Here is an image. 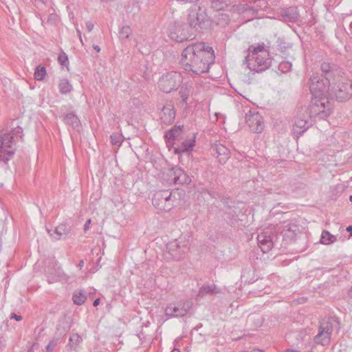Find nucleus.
Returning a JSON list of instances; mask_svg holds the SVG:
<instances>
[{
	"instance_id": "4be33fe9",
	"label": "nucleus",
	"mask_w": 352,
	"mask_h": 352,
	"mask_svg": "<svg viewBox=\"0 0 352 352\" xmlns=\"http://www.w3.org/2000/svg\"><path fill=\"white\" fill-rule=\"evenodd\" d=\"M263 46L262 45H258L256 46H251L250 47V52L253 54H256L258 52H262L263 50Z\"/></svg>"
},
{
	"instance_id": "2eb2a0df",
	"label": "nucleus",
	"mask_w": 352,
	"mask_h": 352,
	"mask_svg": "<svg viewBox=\"0 0 352 352\" xmlns=\"http://www.w3.org/2000/svg\"><path fill=\"white\" fill-rule=\"evenodd\" d=\"M316 342L322 345L327 344L330 341V334L327 331H321L316 336Z\"/></svg>"
},
{
	"instance_id": "393cba45",
	"label": "nucleus",
	"mask_w": 352,
	"mask_h": 352,
	"mask_svg": "<svg viewBox=\"0 0 352 352\" xmlns=\"http://www.w3.org/2000/svg\"><path fill=\"white\" fill-rule=\"evenodd\" d=\"M91 222V220L90 219H89L87 221V222H86V223L85 225V230H87L89 229V225H90Z\"/></svg>"
},
{
	"instance_id": "4468645a",
	"label": "nucleus",
	"mask_w": 352,
	"mask_h": 352,
	"mask_svg": "<svg viewBox=\"0 0 352 352\" xmlns=\"http://www.w3.org/2000/svg\"><path fill=\"white\" fill-rule=\"evenodd\" d=\"M336 241V236L327 231H323L321 234L320 242L324 245H329Z\"/></svg>"
},
{
	"instance_id": "9d476101",
	"label": "nucleus",
	"mask_w": 352,
	"mask_h": 352,
	"mask_svg": "<svg viewBox=\"0 0 352 352\" xmlns=\"http://www.w3.org/2000/svg\"><path fill=\"white\" fill-rule=\"evenodd\" d=\"M246 122L250 129L256 133H260L263 129V117L255 111H249L246 114Z\"/></svg>"
},
{
	"instance_id": "20e7f679",
	"label": "nucleus",
	"mask_w": 352,
	"mask_h": 352,
	"mask_svg": "<svg viewBox=\"0 0 352 352\" xmlns=\"http://www.w3.org/2000/svg\"><path fill=\"white\" fill-rule=\"evenodd\" d=\"M178 204L175 195L167 191L157 192L153 199V204L161 210L168 211Z\"/></svg>"
},
{
	"instance_id": "6e6552de",
	"label": "nucleus",
	"mask_w": 352,
	"mask_h": 352,
	"mask_svg": "<svg viewBox=\"0 0 352 352\" xmlns=\"http://www.w3.org/2000/svg\"><path fill=\"white\" fill-rule=\"evenodd\" d=\"M180 82V76L177 73L163 76L158 82V87L162 91L169 93L175 89Z\"/></svg>"
},
{
	"instance_id": "bb28decb",
	"label": "nucleus",
	"mask_w": 352,
	"mask_h": 352,
	"mask_svg": "<svg viewBox=\"0 0 352 352\" xmlns=\"http://www.w3.org/2000/svg\"><path fill=\"white\" fill-rule=\"evenodd\" d=\"M99 302H100V299L99 298L96 299L94 302V307L98 306L99 305Z\"/></svg>"
},
{
	"instance_id": "423d86ee",
	"label": "nucleus",
	"mask_w": 352,
	"mask_h": 352,
	"mask_svg": "<svg viewBox=\"0 0 352 352\" xmlns=\"http://www.w3.org/2000/svg\"><path fill=\"white\" fill-rule=\"evenodd\" d=\"M164 179L170 185L171 184H188L191 182V179L180 168H173L170 170L165 175Z\"/></svg>"
},
{
	"instance_id": "b1692460",
	"label": "nucleus",
	"mask_w": 352,
	"mask_h": 352,
	"mask_svg": "<svg viewBox=\"0 0 352 352\" xmlns=\"http://www.w3.org/2000/svg\"><path fill=\"white\" fill-rule=\"evenodd\" d=\"M11 318H14L17 321H20L22 320V317L21 316L16 315V314H12L11 316Z\"/></svg>"
},
{
	"instance_id": "412c9836",
	"label": "nucleus",
	"mask_w": 352,
	"mask_h": 352,
	"mask_svg": "<svg viewBox=\"0 0 352 352\" xmlns=\"http://www.w3.org/2000/svg\"><path fill=\"white\" fill-rule=\"evenodd\" d=\"M58 60L63 65H67L68 64V58L65 54H60Z\"/></svg>"
},
{
	"instance_id": "c85d7f7f",
	"label": "nucleus",
	"mask_w": 352,
	"mask_h": 352,
	"mask_svg": "<svg viewBox=\"0 0 352 352\" xmlns=\"http://www.w3.org/2000/svg\"><path fill=\"white\" fill-rule=\"evenodd\" d=\"M346 230H347V231H349V232H352V226H349V227L346 228Z\"/></svg>"
},
{
	"instance_id": "2f4dec72",
	"label": "nucleus",
	"mask_w": 352,
	"mask_h": 352,
	"mask_svg": "<svg viewBox=\"0 0 352 352\" xmlns=\"http://www.w3.org/2000/svg\"><path fill=\"white\" fill-rule=\"evenodd\" d=\"M74 338H76L77 339H78V338H79L78 336H77V335H76V336H74Z\"/></svg>"
},
{
	"instance_id": "473e14b6",
	"label": "nucleus",
	"mask_w": 352,
	"mask_h": 352,
	"mask_svg": "<svg viewBox=\"0 0 352 352\" xmlns=\"http://www.w3.org/2000/svg\"><path fill=\"white\" fill-rule=\"evenodd\" d=\"M350 201H352V195L350 197Z\"/></svg>"
},
{
	"instance_id": "f3484780",
	"label": "nucleus",
	"mask_w": 352,
	"mask_h": 352,
	"mask_svg": "<svg viewBox=\"0 0 352 352\" xmlns=\"http://www.w3.org/2000/svg\"><path fill=\"white\" fill-rule=\"evenodd\" d=\"M217 152L218 153V157H219V160L221 162L225 161L228 157V152L227 148L223 145H218L217 146Z\"/></svg>"
},
{
	"instance_id": "c756f323",
	"label": "nucleus",
	"mask_w": 352,
	"mask_h": 352,
	"mask_svg": "<svg viewBox=\"0 0 352 352\" xmlns=\"http://www.w3.org/2000/svg\"><path fill=\"white\" fill-rule=\"evenodd\" d=\"M287 352H298V351H295V350H288Z\"/></svg>"
},
{
	"instance_id": "5701e85b",
	"label": "nucleus",
	"mask_w": 352,
	"mask_h": 352,
	"mask_svg": "<svg viewBox=\"0 0 352 352\" xmlns=\"http://www.w3.org/2000/svg\"><path fill=\"white\" fill-rule=\"evenodd\" d=\"M260 237H261V236H258V241H259L260 247H261V248L262 251H263V252H267L269 249H270V248H271V246H272V242H271L270 241H267V248H265L264 247V244H263V242L260 240Z\"/></svg>"
},
{
	"instance_id": "ddd939ff",
	"label": "nucleus",
	"mask_w": 352,
	"mask_h": 352,
	"mask_svg": "<svg viewBox=\"0 0 352 352\" xmlns=\"http://www.w3.org/2000/svg\"><path fill=\"white\" fill-rule=\"evenodd\" d=\"M195 135L193 134L186 139L179 146L175 148V153H179L192 150L195 146Z\"/></svg>"
},
{
	"instance_id": "a211bd4d",
	"label": "nucleus",
	"mask_w": 352,
	"mask_h": 352,
	"mask_svg": "<svg viewBox=\"0 0 352 352\" xmlns=\"http://www.w3.org/2000/svg\"><path fill=\"white\" fill-rule=\"evenodd\" d=\"M189 96H190V91L188 88L182 87L180 89V90L179 91V96L180 102L182 104H186L187 103Z\"/></svg>"
},
{
	"instance_id": "f8f14e48",
	"label": "nucleus",
	"mask_w": 352,
	"mask_h": 352,
	"mask_svg": "<svg viewBox=\"0 0 352 352\" xmlns=\"http://www.w3.org/2000/svg\"><path fill=\"white\" fill-rule=\"evenodd\" d=\"M182 126H175L171 130L168 131L165 135L168 145L171 146H174L175 141L178 140L182 137Z\"/></svg>"
},
{
	"instance_id": "9b49d317",
	"label": "nucleus",
	"mask_w": 352,
	"mask_h": 352,
	"mask_svg": "<svg viewBox=\"0 0 352 352\" xmlns=\"http://www.w3.org/2000/svg\"><path fill=\"white\" fill-rule=\"evenodd\" d=\"M160 118L165 124H169L173 122L175 118V109L173 104L168 102L164 106Z\"/></svg>"
},
{
	"instance_id": "aec40b11",
	"label": "nucleus",
	"mask_w": 352,
	"mask_h": 352,
	"mask_svg": "<svg viewBox=\"0 0 352 352\" xmlns=\"http://www.w3.org/2000/svg\"><path fill=\"white\" fill-rule=\"evenodd\" d=\"M46 76V69L44 67L38 66L34 72V78L37 80H42Z\"/></svg>"
},
{
	"instance_id": "39448f33",
	"label": "nucleus",
	"mask_w": 352,
	"mask_h": 352,
	"mask_svg": "<svg viewBox=\"0 0 352 352\" xmlns=\"http://www.w3.org/2000/svg\"><path fill=\"white\" fill-rule=\"evenodd\" d=\"M331 91L338 101H346L352 96V83L349 80L337 82L331 87Z\"/></svg>"
},
{
	"instance_id": "a878e982",
	"label": "nucleus",
	"mask_w": 352,
	"mask_h": 352,
	"mask_svg": "<svg viewBox=\"0 0 352 352\" xmlns=\"http://www.w3.org/2000/svg\"><path fill=\"white\" fill-rule=\"evenodd\" d=\"M129 30H129V28H123L122 30V33L125 32L126 34H128Z\"/></svg>"
},
{
	"instance_id": "7c9ffc66",
	"label": "nucleus",
	"mask_w": 352,
	"mask_h": 352,
	"mask_svg": "<svg viewBox=\"0 0 352 352\" xmlns=\"http://www.w3.org/2000/svg\"><path fill=\"white\" fill-rule=\"evenodd\" d=\"M95 49H96L98 52H99V51H100V48H99L98 47H95Z\"/></svg>"
},
{
	"instance_id": "f257e3e1",
	"label": "nucleus",
	"mask_w": 352,
	"mask_h": 352,
	"mask_svg": "<svg viewBox=\"0 0 352 352\" xmlns=\"http://www.w3.org/2000/svg\"><path fill=\"white\" fill-rule=\"evenodd\" d=\"M214 58V50L205 43L188 45L182 53L181 64L188 73L200 75L210 69Z\"/></svg>"
},
{
	"instance_id": "cd10ccee",
	"label": "nucleus",
	"mask_w": 352,
	"mask_h": 352,
	"mask_svg": "<svg viewBox=\"0 0 352 352\" xmlns=\"http://www.w3.org/2000/svg\"><path fill=\"white\" fill-rule=\"evenodd\" d=\"M111 141H112L113 144L117 143V142L116 141V139H114L113 135L111 136Z\"/></svg>"
},
{
	"instance_id": "7ed1b4c3",
	"label": "nucleus",
	"mask_w": 352,
	"mask_h": 352,
	"mask_svg": "<svg viewBox=\"0 0 352 352\" xmlns=\"http://www.w3.org/2000/svg\"><path fill=\"white\" fill-rule=\"evenodd\" d=\"M310 90L313 95L312 102L317 107L325 108V106L329 103V89L323 81L316 80V82L312 80Z\"/></svg>"
},
{
	"instance_id": "1a4fd4ad",
	"label": "nucleus",
	"mask_w": 352,
	"mask_h": 352,
	"mask_svg": "<svg viewBox=\"0 0 352 352\" xmlns=\"http://www.w3.org/2000/svg\"><path fill=\"white\" fill-rule=\"evenodd\" d=\"M167 34L171 40L176 42H182L188 38L184 26L179 23L170 24L167 29Z\"/></svg>"
},
{
	"instance_id": "dca6fc26",
	"label": "nucleus",
	"mask_w": 352,
	"mask_h": 352,
	"mask_svg": "<svg viewBox=\"0 0 352 352\" xmlns=\"http://www.w3.org/2000/svg\"><path fill=\"white\" fill-rule=\"evenodd\" d=\"M87 299V296L85 293L81 291H76L74 294L73 300L74 302L76 305H82Z\"/></svg>"
},
{
	"instance_id": "f03ea898",
	"label": "nucleus",
	"mask_w": 352,
	"mask_h": 352,
	"mask_svg": "<svg viewBox=\"0 0 352 352\" xmlns=\"http://www.w3.org/2000/svg\"><path fill=\"white\" fill-rule=\"evenodd\" d=\"M186 23L198 32L209 28L212 24L207 9L199 4H194L187 10Z\"/></svg>"
},
{
	"instance_id": "0eeeda50",
	"label": "nucleus",
	"mask_w": 352,
	"mask_h": 352,
	"mask_svg": "<svg viewBox=\"0 0 352 352\" xmlns=\"http://www.w3.org/2000/svg\"><path fill=\"white\" fill-rule=\"evenodd\" d=\"M13 135L6 133L0 137V161H6L13 155L14 144Z\"/></svg>"
},
{
	"instance_id": "6ab92c4d",
	"label": "nucleus",
	"mask_w": 352,
	"mask_h": 352,
	"mask_svg": "<svg viewBox=\"0 0 352 352\" xmlns=\"http://www.w3.org/2000/svg\"><path fill=\"white\" fill-rule=\"evenodd\" d=\"M60 91L62 94H67L72 90V86L67 80H62L59 83Z\"/></svg>"
}]
</instances>
